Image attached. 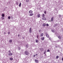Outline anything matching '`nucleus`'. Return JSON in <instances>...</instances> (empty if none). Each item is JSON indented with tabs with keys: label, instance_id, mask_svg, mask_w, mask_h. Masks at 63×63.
Here are the masks:
<instances>
[{
	"label": "nucleus",
	"instance_id": "7",
	"mask_svg": "<svg viewBox=\"0 0 63 63\" xmlns=\"http://www.w3.org/2000/svg\"><path fill=\"white\" fill-rule=\"evenodd\" d=\"M46 36L47 37V38H48L49 37V36H48V34H46Z\"/></svg>",
	"mask_w": 63,
	"mask_h": 63
},
{
	"label": "nucleus",
	"instance_id": "17",
	"mask_svg": "<svg viewBox=\"0 0 63 63\" xmlns=\"http://www.w3.org/2000/svg\"><path fill=\"white\" fill-rule=\"evenodd\" d=\"M26 47H27V48H28V44L26 45Z\"/></svg>",
	"mask_w": 63,
	"mask_h": 63
},
{
	"label": "nucleus",
	"instance_id": "4",
	"mask_svg": "<svg viewBox=\"0 0 63 63\" xmlns=\"http://www.w3.org/2000/svg\"><path fill=\"white\" fill-rule=\"evenodd\" d=\"M29 13L30 14H32L33 13V11L32 10H30L29 11Z\"/></svg>",
	"mask_w": 63,
	"mask_h": 63
},
{
	"label": "nucleus",
	"instance_id": "44",
	"mask_svg": "<svg viewBox=\"0 0 63 63\" xmlns=\"http://www.w3.org/2000/svg\"><path fill=\"white\" fill-rule=\"evenodd\" d=\"M39 32H41V31H40V30L39 31Z\"/></svg>",
	"mask_w": 63,
	"mask_h": 63
},
{
	"label": "nucleus",
	"instance_id": "2",
	"mask_svg": "<svg viewBox=\"0 0 63 63\" xmlns=\"http://www.w3.org/2000/svg\"><path fill=\"white\" fill-rule=\"evenodd\" d=\"M25 54L26 55H27L29 54V52L27 51H26L25 52Z\"/></svg>",
	"mask_w": 63,
	"mask_h": 63
},
{
	"label": "nucleus",
	"instance_id": "11",
	"mask_svg": "<svg viewBox=\"0 0 63 63\" xmlns=\"http://www.w3.org/2000/svg\"><path fill=\"white\" fill-rule=\"evenodd\" d=\"M34 15V14L33 13H32V14H30L29 15L30 16H32L33 15Z\"/></svg>",
	"mask_w": 63,
	"mask_h": 63
},
{
	"label": "nucleus",
	"instance_id": "26",
	"mask_svg": "<svg viewBox=\"0 0 63 63\" xmlns=\"http://www.w3.org/2000/svg\"><path fill=\"white\" fill-rule=\"evenodd\" d=\"M8 18L9 19H10L11 18V17L10 16H9L8 17Z\"/></svg>",
	"mask_w": 63,
	"mask_h": 63
},
{
	"label": "nucleus",
	"instance_id": "45",
	"mask_svg": "<svg viewBox=\"0 0 63 63\" xmlns=\"http://www.w3.org/2000/svg\"><path fill=\"white\" fill-rule=\"evenodd\" d=\"M19 35H18V37H19Z\"/></svg>",
	"mask_w": 63,
	"mask_h": 63
},
{
	"label": "nucleus",
	"instance_id": "20",
	"mask_svg": "<svg viewBox=\"0 0 63 63\" xmlns=\"http://www.w3.org/2000/svg\"><path fill=\"white\" fill-rule=\"evenodd\" d=\"M21 3H20L19 5V7H21Z\"/></svg>",
	"mask_w": 63,
	"mask_h": 63
},
{
	"label": "nucleus",
	"instance_id": "28",
	"mask_svg": "<svg viewBox=\"0 0 63 63\" xmlns=\"http://www.w3.org/2000/svg\"><path fill=\"white\" fill-rule=\"evenodd\" d=\"M16 4L17 5H18V3L17 1L16 2Z\"/></svg>",
	"mask_w": 63,
	"mask_h": 63
},
{
	"label": "nucleus",
	"instance_id": "31",
	"mask_svg": "<svg viewBox=\"0 0 63 63\" xmlns=\"http://www.w3.org/2000/svg\"><path fill=\"white\" fill-rule=\"evenodd\" d=\"M49 51H50V50L49 49H48L47 50V52H49Z\"/></svg>",
	"mask_w": 63,
	"mask_h": 63
},
{
	"label": "nucleus",
	"instance_id": "40",
	"mask_svg": "<svg viewBox=\"0 0 63 63\" xmlns=\"http://www.w3.org/2000/svg\"><path fill=\"white\" fill-rule=\"evenodd\" d=\"M35 56H38V54H35Z\"/></svg>",
	"mask_w": 63,
	"mask_h": 63
},
{
	"label": "nucleus",
	"instance_id": "35",
	"mask_svg": "<svg viewBox=\"0 0 63 63\" xmlns=\"http://www.w3.org/2000/svg\"><path fill=\"white\" fill-rule=\"evenodd\" d=\"M8 34H10V32H8Z\"/></svg>",
	"mask_w": 63,
	"mask_h": 63
},
{
	"label": "nucleus",
	"instance_id": "8",
	"mask_svg": "<svg viewBox=\"0 0 63 63\" xmlns=\"http://www.w3.org/2000/svg\"><path fill=\"white\" fill-rule=\"evenodd\" d=\"M42 19L43 20H46V18L45 17H43L42 18Z\"/></svg>",
	"mask_w": 63,
	"mask_h": 63
},
{
	"label": "nucleus",
	"instance_id": "19",
	"mask_svg": "<svg viewBox=\"0 0 63 63\" xmlns=\"http://www.w3.org/2000/svg\"><path fill=\"white\" fill-rule=\"evenodd\" d=\"M35 41L36 43H38L39 42V41L38 40H36Z\"/></svg>",
	"mask_w": 63,
	"mask_h": 63
},
{
	"label": "nucleus",
	"instance_id": "16",
	"mask_svg": "<svg viewBox=\"0 0 63 63\" xmlns=\"http://www.w3.org/2000/svg\"><path fill=\"white\" fill-rule=\"evenodd\" d=\"M58 24H56L54 25V27H56V26H57Z\"/></svg>",
	"mask_w": 63,
	"mask_h": 63
},
{
	"label": "nucleus",
	"instance_id": "23",
	"mask_svg": "<svg viewBox=\"0 0 63 63\" xmlns=\"http://www.w3.org/2000/svg\"><path fill=\"white\" fill-rule=\"evenodd\" d=\"M40 50H41V51H43V48H41L40 49Z\"/></svg>",
	"mask_w": 63,
	"mask_h": 63
},
{
	"label": "nucleus",
	"instance_id": "25",
	"mask_svg": "<svg viewBox=\"0 0 63 63\" xmlns=\"http://www.w3.org/2000/svg\"><path fill=\"white\" fill-rule=\"evenodd\" d=\"M55 34L56 35H58V33H57V32H55Z\"/></svg>",
	"mask_w": 63,
	"mask_h": 63
},
{
	"label": "nucleus",
	"instance_id": "39",
	"mask_svg": "<svg viewBox=\"0 0 63 63\" xmlns=\"http://www.w3.org/2000/svg\"><path fill=\"white\" fill-rule=\"evenodd\" d=\"M49 40H51V38H50V37L49 38Z\"/></svg>",
	"mask_w": 63,
	"mask_h": 63
},
{
	"label": "nucleus",
	"instance_id": "12",
	"mask_svg": "<svg viewBox=\"0 0 63 63\" xmlns=\"http://www.w3.org/2000/svg\"><path fill=\"white\" fill-rule=\"evenodd\" d=\"M37 17H40V14H38L37 15Z\"/></svg>",
	"mask_w": 63,
	"mask_h": 63
},
{
	"label": "nucleus",
	"instance_id": "14",
	"mask_svg": "<svg viewBox=\"0 0 63 63\" xmlns=\"http://www.w3.org/2000/svg\"><path fill=\"white\" fill-rule=\"evenodd\" d=\"M43 26H45L46 25V24L45 23H44L43 24Z\"/></svg>",
	"mask_w": 63,
	"mask_h": 63
},
{
	"label": "nucleus",
	"instance_id": "27",
	"mask_svg": "<svg viewBox=\"0 0 63 63\" xmlns=\"http://www.w3.org/2000/svg\"><path fill=\"white\" fill-rule=\"evenodd\" d=\"M59 58V57L58 56H57L56 57V59H58V58Z\"/></svg>",
	"mask_w": 63,
	"mask_h": 63
},
{
	"label": "nucleus",
	"instance_id": "32",
	"mask_svg": "<svg viewBox=\"0 0 63 63\" xmlns=\"http://www.w3.org/2000/svg\"><path fill=\"white\" fill-rule=\"evenodd\" d=\"M26 2H29V0H26Z\"/></svg>",
	"mask_w": 63,
	"mask_h": 63
},
{
	"label": "nucleus",
	"instance_id": "38",
	"mask_svg": "<svg viewBox=\"0 0 63 63\" xmlns=\"http://www.w3.org/2000/svg\"><path fill=\"white\" fill-rule=\"evenodd\" d=\"M18 49H19V50H20L21 48L20 47H19Z\"/></svg>",
	"mask_w": 63,
	"mask_h": 63
},
{
	"label": "nucleus",
	"instance_id": "15",
	"mask_svg": "<svg viewBox=\"0 0 63 63\" xmlns=\"http://www.w3.org/2000/svg\"><path fill=\"white\" fill-rule=\"evenodd\" d=\"M51 31L52 32H53V33H54V32H55V31L53 30H51Z\"/></svg>",
	"mask_w": 63,
	"mask_h": 63
},
{
	"label": "nucleus",
	"instance_id": "41",
	"mask_svg": "<svg viewBox=\"0 0 63 63\" xmlns=\"http://www.w3.org/2000/svg\"><path fill=\"white\" fill-rule=\"evenodd\" d=\"M35 56H36V55H33V57H35Z\"/></svg>",
	"mask_w": 63,
	"mask_h": 63
},
{
	"label": "nucleus",
	"instance_id": "10",
	"mask_svg": "<svg viewBox=\"0 0 63 63\" xmlns=\"http://www.w3.org/2000/svg\"><path fill=\"white\" fill-rule=\"evenodd\" d=\"M35 62L36 63H38V60H35Z\"/></svg>",
	"mask_w": 63,
	"mask_h": 63
},
{
	"label": "nucleus",
	"instance_id": "34",
	"mask_svg": "<svg viewBox=\"0 0 63 63\" xmlns=\"http://www.w3.org/2000/svg\"><path fill=\"white\" fill-rule=\"evenodd\" d=\"M59 16L60 17H61V15H59Z\"/></svg>",
	"mask_w": 63,
	"mask_h": 63
},
{
	"label": "nucleus",
	"instance_id": "21",
	"mask_svg": "<svg viewBox=\"0 0 63 63\" xmlns=\"http://www.w3.org/2000/svg\"><path fill=\"white\" fill-rule=\"evenodd\" d=\"M10 60H13V59L12 58H10Z\"/></svg>",
	"mask_w": 63,
	"mask_h": 63
},
{
	"label": "nucleus",
	"instance_id": "1",
	"mask_svg": "<svg viewBox=\"0 0 63 63\" xmlns=\"http://www.w3.org/2000/svg\"><path fill=\"white\" fill-rule=\"evenodd\" d=\"M8 55L9 56H11L13 55V54L12 53H11V51L9 50L8 51Z\"/></svg>",
	"mask_w": 63,
	"mask_h": 63
},
{
	"label": "nucleus",
	"instance_id": "24",
	"mask_svg": "<svg viewBox=\"0 0 63 63\" xmlns=\"http://www.w3.org/2000/svg\"><path fill=\"white\" fill-rule=\"evenodd\" d=\"M42 17H45V14H42Z\"/></svg>",
	"mask_w": 63,
	"mask_h": 63
},
{
	"label": "nucleus",
	"instance_id": "33",
	"mask_svg": "<svg viewBox=\"0 0 63 63\" xmlns=\"http://www.w3.org/2000/svg\"><path fill=\"white\" fill-rule=\"evenodd\" d=\"M1 18L2 19H4V17H2Z\"/></svg>",
	"mask_w": 63,
	"mask_h": 63
},
{
	"label": "nucleus",
	"instance_id": "43",
	"mask_svg": "<svg viewBox=\"0 0 63 63\" xmlns=\"http://www.w3.org/2000/svg\"><path fill=\"white\" fill-rule=\"evenodd\" d=\"M37 38H38V35H37Z\"/></svg>",
	"mask_w": 63,
	"mask_h": 63
},
{
	"label": "nucleus",
	"instance_id": "46",
	"mask_svg": "<svg viewBox=\"0 0 63 63\" xmlns=\"http://www.w3.org/2000/svg\"><path fill=\"white\" fill-rule=\"evenodd\" d=\"M51 21L49 20V21Z\"/></svg>",
	"mask_w": 63,
	"mask_h": 63
},
{
	"label": "nucleus",
	"instance_id": "5",
	"mask_svg": "<svg viewBox=\"0 0 63 63\" xmlns=\"http://www.w3.org/2000/svg\"><path fill=\"white\" fill-rule=\"evenodd\" d=\"M44 35V33H42L40 34V37H42Z\"/></svg>",
	"mask_w": 63,
	"mask_h": 63
},
{
	"label": "nucleus",
	"instance_id": "13",
	"mask_svg": "<svg viewBox=\"0 0 63 63\" xmlns=\"http://www.w3.org/2000/svg\"><path fill=\"white\" fill-rule=\"evenodd\" d=\"M51 21H53V17L51 18Z\"/></svg>",
	"mask_w": 63,
	"mask_h": 63
},
{
	"label": "nucleus",
	"instance_id": "37",
	"mask_svg": "<svg viewBox=\"0 0 63 63\" xmlns=\"http://www.w3.org/2000/svg\"><path fill=\"white\" fill-rule=\"evenodd\" d=\"M46 50L44 52V54H45V53H46Z\"/></svg>",
	"mask_w": 63,
	"mask_h": 63
},
{
	"label": "nucleus",
	"instance_id": "6",
	"mask_svg": "<svg viewBox=\"0 0 63 63\" xmlns=\"http://www.w3.org/2000/svg\"><path fill=\"white\" fill-rule=\"evenodd\" d=\"M44 39H45L44 37H41V40H42L43 41V40H44Z\"/></svg>",
	"mask_w": 63,
	"mask_h": 63
},
{
	"label": "nucleus",
	"instance_id": "42",
	"mask_svg": "<svg viewBox=\"0 0 63 63\" xmlns=\"http://www.w3.org/2000/svg\"><path fill=\"white\" fill-rule=\"evenodd\" d=\"M6 34V32H4V34Z\"/></svg>",
	"mask_w": 63,
	"mask_h": 63
},
{
	"label": "nucleus",
	"instance_id": "18",
	"mask_svg": "<svg viewBox=\"0 0 63 63\" xmlns=\"http://www.w3.org/2000/svg\"><path fill=\"white\" fill-rule=\"evenodd\" d=\"M58 38L59 39H61V37H60V36H58Z\"/></svg>",
	"mask_w": 63,
	"mask_h": 63
},
{
	"label": "nucleus",
	"instance_id": "9",
	"mask_svg": "<svg viewBox=\"0 0 63 63\" xmlns=\"http://www.w3.org/2000/svg\"><path fill=\"white\" fill-rule=\"evenodd\" d=\"M12 40H10L9 41V42L10 43H12Z\"/></svg>",
	"mask_w": 63,
	"mask_h": 63
},
{
	"label": "nucleus",
	"instance_id": "36",
	"mask_svg": "<svg viewBox=\"0 0 63 63\" xmlns=\"http://www.w3.org/2000/svg\"><path fill=\"white\" fill-rule=\"evenodd\" d=\"M44 14H46V11H45L44 12Z\"/></svg>",
	"mask_w": 63,
	"mask_h": 63
},
{
	"label": "nucleus",
	"instance_id": "47",
	"mask_svg": "<svg viewBox=\"0 0 63 63\" xmlns=\"http://www.w3.org/2000/svg\"><path fill=\"white\" fill-rule=\"evenodd\" d=\"M23 39H24V38H23Z\"/></svg>",
	"mask_w": 63,
	"mask_h": 63
},
{
	"label": "nucleus",
	"instance_id": "3",
	"mask_svg": "<svg viewBox=\"0 0 63 63\" xmlns=\"http://www.w3.org/2000/svg\"><path fill=\"white\" fill-rule=\"evenodd\" d=\"M29 32L31 33H32V29H31V27H30L29 31Z\"/></svg>",
	"mask_w": 63,
	"mask_h": 63
},
{
	"label": "nucleus",
	"instance_id": "30",
	"mask_svg": "<svg viewBox=\"0 0 63 63\" xmlns=\"http://www.w3.org/2000/svg\"><path fill=\"white\" fill-rule=\"evenodd\" d=\"M55 13H57V10H56V11H55Z\"/></svg>",
	"mask_w": 63,
	"mask_h": 63
},
{
	"label": "nucleus",
	"instance_id": "29",
	"mask_svg": "<svg viewBox=\"0 0 63 63\" xmlns=\"http://www.w3.org/2000/svg\"><path fill=\"white\" fill-rule=\"evenodd\" d=\"M47 26H49V25L48 24H46Z\"/></svg>",
	"mask_w": 63,
	"mask_h": 63
},
{
	"label": "nucleus",
	"instance_id": "22",
	"mask_svg": "<svg viewBox=\"0 0 63 63\" xmlns=\"http://www.w3.org/2000/svg\"><path fill=\"white\" fill-rule=\"evenodd\" d=\"M2 17H4L5 16V15H4V14H2Z\"/></svg>",
	"mask_w": 63,
	"mask_h": 63
}]
</instances>
